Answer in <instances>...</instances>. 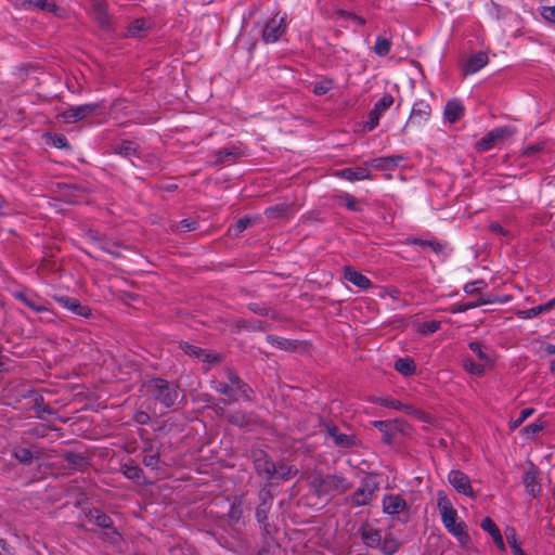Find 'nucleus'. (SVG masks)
<instances>
[{"instance_id": "21", "label": "nucleus", "mask_w": 555, "mask_h": 555, "mask_svg": "<svg viewBox=\"0 0 555 555\" xmlns=\"http://www.w3.org/2000/svg\"><path fill=\"white\" fill-rule=\"evenodd\" d=\"M465 114V107L462 100L457 98L450 99L443 109V118L449 124H455L460 120Z\"/></svg>"}, {"instance_id": "37", "label": "nucleus", "mask_w": 555, "mask_h": 555, "mask_svg": "<svg viewBox=\"0 0 555 555\" xmlns=\"http://www.w3.org/2000/svg\"><path fill=\"white\" fill-rule=\"evenodd\" d=\"M468 349L476 354V357L480 360V363L486 364V366L490 367L494 364V361L491 357L486 352L481 343L477 340L469 341L467 344Z\"/></svg>"}, {"instance_id": "13", "label": "nucleus", "mask_w": 555, "mask_h": 555, "mask_svg": "<svg viewBox=\"0 0 555 555\" xmlns=\"http://www.w3.org/2000/svg\"><path fill=\"white\" fill-rule=\"evenodd\" d=\"M319 495H325L330 492L345 490L348 488L346 478L336 475H326L314 480Z\"/></svg>"}, {"instance_id": "43", "label": "nucleus", "mask_w": 555, "mask_h": 555, "mask_svg": "<svg viewBox=\"0 0 555 555\" xmlns=\"http://www.w3.org/2000/svg\"><path fill=\"white\" fill-rule=\"evenodd\" d=\"M481 305H485L483 300L468 301V302H456L450 306L449 311L453 314L465 313L470 309H475Z\"/></svg>"}, {"instance_id": "36", "label": "nucleus", "mask_w": 555, "mask_h": 555, "mask_svg": "<svg viewBox=\"0 0 555 555\" xmlns=\"http://www.w3.org/2000/svg\"><path fill=\"white\" fill-rule=\"evenodd\" d=\"M291 206L287 203H279L264 209L263 215L268 219H281L287 217Z\"/></svg>"}, {"instance_id": "15", "label": "nucleus", "mask_w": 555, "mask_h": 555, "mask_svg": "<svg viewBox=\"0 0 555 555\" xmlns=\"http://www.w3.org/2000/svg\"><path fill=\"white\" fill-rule=\"evenodd\" d=\"M383 512L390 516H397L409 511L408 503L401 494L386 493L382 499Z\"/></svg>"}, {"instance_id": "17", "label": "nucleus", "mask_w": 555, "mask_h": 555, "mask_svg": "<svg viewBox=\"0 0 555 555\" xmlns=\"http://www.w3.org/2000/svg\"><path fill=\"white\" fill-rule=\"evenodd\" d=\"M431 115V106L425 100H416L411 108V113L408 119V124L412 125H424L428 121Z\"/></svg>"}, {"instance_id": "19", "label": "nucleus", "mask_w": 555, "mask_h": 555, "mask_svg": "<svg viewBox=\"0 0 555 555\" xmlns=\"http://www.w3.org/2000/svg\"><path fill=\"white\" fill-rule=\"evenodd\" d=\"M153 27V22L150 18L139 17L129 23L126 27L125 37L140 39L147 35L149 30Z\"/></svg>"}, {"instance_id": "39", "label": "nucleus", "mask_w": 555, "mask_h": 555, "mask_svg": "<svg viewBox=\"0 0 555 555\" xmlns=\"http://www.w3.org/2000/svg\"><path fill=\"white\" fill-rule=\"evenodd\" d=\"M46 143L52 145L59 150H70L72 146L64 134L61 133H46L44 134Z\"/></svg>"}, {"instance_id": "31", "label": "nucleus", "mask_w": 555, "mask_h": 555, "mask_svg": "<svg viewBox=\"0 0 555 555\" xmlns=\"http://www.w3.org/2000/svg\"><path fill=\"white\" fill-rule=\"evenodd\" d=\"M392 48L391 36L387 33L376 36L373 51L377 56L384 57L388 55Z\"/></svg>"}, {"instance_id": "1", "label": "nucleus", "mask_w": 555, "mask_h": 555, "mask_svg": "<svg viewBox=\"0 0 555 555\" xmlns=\"http://www.w3.org/2000/svg\"><path fill=\"white\" fill-rule=\"evenodd\" d=\"M210 387L234 401H251L254 391L233 371H219L210 380Z\"/></svg>"}, {"instance_id": "63", "label": "nucleus", "mask_w": 555, "mask_h": 555, "mask_svg": "<svg viewBox=\"0 0 555 555\" xmlns=\"http://www.w3.org/2000/svg\"><path fill=\"white\" fill-rule=\"evenodd\" d=\"M489 230H490L492 233L496 234V235H501V236H506V235H508V231H507V230H505V229L501 225V223H499L498 221H492V222H490V224H489Z\"/></svg>"}, {"instance_id": "55", "label": "nucleus", "mask_w": 555, "mask_h": 555, "mask_svg": "<svg viewBox=\"0 0 555 555\" xmlns=\"http://www.w3.org/2000/svg\"><path fill=\"white\" fill-rule=\"evenodd\" d=\"M29 392L33 393V396L30 397L33 398L34 408L37 413H52V411L47 405L43 404V397L40 393L36 392L33 389H29Z\"/></svg>"}, {"instance_id": "52", "label": "nucleus", "mask_w": 555, "mask_h": 555, "mask_svg": "<svg viewBox=\"0 0 555 555\" xmlns=\"http://www.w3.org/2000/svg\"><path fill=\"white\" fill-rule=\"evenodd\" d=\"M480 528L487 532L491 538L499 534L501 531L491 517H485L480 521Z\"/></svg>"}, {"instance_id": "5", "label": "nucleus", "mask_w": 555, "mask_h": 555, "mask_svg": "<svg viewBox=\"0 0 555 555\" xmlns=\"http://www.w3.org/2000/svg\"><path fill=\"white\" fill-rule=\"evenodd\" d=\"M273 504V495L270 490L263 488L258 492V505L255 511V518L261 529L263 538L270 534L269 514Z\"/></svg>"}, {"instance_id": "60", "label": "nucleus", "mask_w": 555, "mask_h": 555, "mask_svg": "<svg viewBox=\"0 0 555 555\" xmlns=\"http://www.w3.org/2000/svg\"><path fill=\"white\" fill-rule=\"evenodd\" d=\"M142 462L146 467L157 469L160 463V457L157 453H147L144 454Z\"/></svg>"}, {"instance_id": "42", "label": "nucleus", "mask_w": 555, "mask_h": 555, "mask_svg": "<svg viewBox=\"0 0 555 555\" xmlns=\"http://www.w3.org/2000/svg\"><path fill=\"white\" fill-rule=\"evenodd\" d=\"M251 223V218L248 216H245L243 218H240L236 222H234L232 225H230L228 232L230 235L237 237L242 232H244Z\"/></svg>"}, {"instance_id": "22", "label": "nucleus", "mask_w": 555, "mask_h": 555, "mask_svg": "<svg viewBox=\"0 0 555 555\" xmlns=\"http://www.w3.org/2000/svg\"><path fill=\"white\" fill-rule=\"evenodd\" d=\"M93 10V17L102 29L111 27V16L108 14V7L105 0H90Z\"/></svg>"}, {"instance_id": "62", "label": "nucleus", "mask_w": 555, "mask_h": 555, "mask_svg": "<svg viewBox=\"0 0 555 555\" xmlns=\"http://www.w3.org/2000/svg\"><path fill=\"white\" fill-rule=\"evenodd\" d=\"M505 537H506L508 546L519 543L517 531L514 527L508 526L505 528Z\"/></svg>"}, {"instance_id": "34", "label": "nucleus", "mask_w": 555, "mask_h": 555, "mask_svg": "<svg viewBox=\"0 0 555 555\" xmlns=\"http://www.w3.org/2000/svg\"><path fill=\"white\" fill-rule=\"evenodd\" d=\"M400 545V541L391 533H388L385 534L384 538H382L378 551L383 555H395L399 551Z\"/></svg>"}, {"instance_id": "38", "label": "nucleus", "mask_w": 555, "mask_h": 555, "mask_svg": "<svg viewBox=\"0 0 555 555\" xmlns=\"http://www.w3.org/2000/svg\"><path fill=\"white\" fill-rule=\"evenodd\" d=\"M544 428V423L541 420H538L522 427L519 434L526 440L532 441Z\"/></svg>"}, {"instance_id": "32", "label": "nucleus", "mask_w": 555, "mask_h": 555, "mask_svg": "<svg viewBox=\"0 0 555 555\" xmlns=\"http://www.w3.org/2000/svg\"><path fill=\"white\" fill-rule=\"evenodd\" d=\"M366 401L370 403L378 404L380 406L388 408V409L396 410V411H401V410L408 408V405L402 403L400 400L395 399L389 396H387V397L372 396V397H369Z\"/></svg>"}, {"instance_id": "48", "label": "nucleus", "mask_w": 555, "mask_h": 555, "mask_svg": "<svg viewBox=\"0 0 555 555\" xmlns=\"http://www.w3.org/2000/svg\"><path fill=\"white\" fill-rule=\"evenodd\" d=\"M496 145V141L493 139L491 131H488L476 144V149L479 152L490 151Z\"/></svg>"}, {"instance_id": "46", "label": "nucleus", "mask_w": 555, "mask_h": 555, "mask_svg": "<svg viewBox=\"0 0 555 555\" xmlns=\"http://www.w3.org/2000/svg\"><path fill=\"white\" fill-rule=\"evenodd\" d=\"M267 341L273 346V347H276L281 350H288L293 347V341L287 339V338H284V337H281V336H278V335H268L267 336Z\"/></svg>"}, {"instance_id": "18", "label": "nucleus", "mask_w": 555, "mask_h": 555, "mask_svg": "<svg viewBox=\"0 0 555 555\" xmlns=\"http://www.w3.org/2000/svg\"><path fill=\"white\" fill-rule=\"evenodd\" d=\"M344 279L359 289L366 291L373 286L372 281L352 266L345 264L341 269Z\"/></svg>"}, {"instance_id": "25", "label": "nucleus", "mask_w": 555, "mask_h": 555, "mask_svg": "<svg viewBox=\"0 0 555 555\" xmlns=\"http://www.w3.org/2000/svg\"><path fill=\"white\" fill-rule=\"evenodd\" d=\"M326 435L338 448L348 449L354 444L353 436L340 431L335 425L326 427Z\"/></svg>"}, {"instance_id": "54", "label": "nucleus", "mask_w": 555, "mask_h": 555, "mask_svg": "<svg viewBox=\"0 0 555 555\" xmlns=\"http://www.w3.org/2000/svg\"><path fill=\"white\" fill-rule=\"evenodd\" d=\"M298 473V469L294 465H280L278 467V474L275 478L282 480H289L293 476Z\"/></svg>"}, {"instance_id": "14", "label": "nucleus", "mask_w": 555, "mask_h": 555, "mask_svg": "<svg viewBox=\"0 0 555 555\" xmlns=\"http://www.w3.org/2000/svg\"><path fill=\"white\" fill-rule=\"evenodd\" d=\"M53 299L63 308L83 319L92 317V310L89 306L80 304L75 297L65 295H55Z\"/></svg>"}, {"instance_id": "64", "label": "nucleus", "mask_w": 555, "mask_h": 555, "mask_svg": "<svg viewBox=\"0 0 555 555\" xmlns=\"http://www.w3.org/2000/svg\"><path fill=\"white\" fill-rule=\"evenodd\" d=\"M134 420L140 425H147L151 422V416L147 412L137 411L134 414Z\"/></svg>"}, {"instance_id": "28", "label": "nucleus", "mask_w": 555, "mask_h": 555, "mask_svg": "<svg viewBox=\"0 0 555 555\" xmlns=\"http://www.w3.org/2000/svg\"><path fill=\"white\" fill-rule=\"evenodd\" d=\"M241 156V151L238 147L234 145H227L214 154V164L215 165H223V164H230L234 162L237 157Z\"/></svg>"}, {"instance_id": "3", "label": "nucleus", "mask_w": 555, "mask_h": 555, "mask_svg": "<svg viewBox=\"0 0 555 555\" xmlns=\"http://www.w3.org/2000/svg\"><path fill=\"white\" fill-rule=\"evenodd\" d=\"M143 386L149 398L167 410L173 408L177 402L183 399L181 389L176 382L152 377Z\"/></svg>"}, {"instance_id": "53", "label": "nucleus", "mask_w": 555, "mask_h": 555, "mask_svg": "<svg viewBox=\"0 0 555 555\" xmlns=\"http://www.w3.org/2000/svg\"><path fill=\"white\" fill-rule=\"evenodd\" d=\"M490 131L493 134V139L496 141V143L508 139L513 134V130L508 126L496 127Z\"/></svg>"}, {"instance_id": "56", "label": "nucleus", "mask_w": 555, "mask_h": 555, "mask_svg": "<svg viewBox=\"0 0 555 555\" xmlns=\"http://www.w3.org/2000/svg\"><path fill=\"white\" fill-rule=\"evenodd\" d=\"M441 327V322L438 320H430L423 322L420 327L418 332L422 334H434L438 332Z\"/></svg>"}, {"instance_id": "27", "label": "nucleus", "mask_w": 555, "mask_h": 555, "mask_svg": "<svg viewBox=\"0 0 555 555\" xmlns=\"http://www.w3.org/2000/svg\"><path fill=\"white\" fill-rule=\"evenodd\" d=\"M116 154L127 158L133 166H137L135 158H140L138 143L130 140L121 141L114 147Z\"/></svg>"}, {"instance_id": "16", "label": "nucleus", "mask_w": 555, "mask_h": 555, "mask_svg": "<svg viewBox=\"0 0 555 555\" xmlns=\"http://www.w3.org/2000/svg\"><path fill=\"white\" fill-rule=\"evenodd\" d=\"M539 469L534 464H530L524 472L521 480L525 491L530 499H538L541 495L542 487L538 481Z\"/></svg>"}, {"instance_id": "44", "label": "nucleus", "mask_w": 555, "mask_h": 555, "mask_svg": "<svg viewBox=\"0 0 555 555\" xmlns=\"http://www.w3.org/2000/svg\"><path fill=\"white\" fill-rule=\"evenodd\" d=\"M228 517L232 522H240L243 517V506L241 498L236 499L233 503L230 504L228 509Z\"/></svg>"}, {"instance_id": "29", "label": "nucleus", "mask_w": 555, "mask_h": 555, "mask_svg": "<svg viewBox=\"0 0 555 555\" xmlns=\"http://www.w3.org/2000/svg\"><path fill=\"white\" fill-rule=\"evenodd\" d=\"M393 370L403 377H411L416 374V363L410 357H400L395 360Z\"/></svg>"}, {"instance_id": "4", "label": "nucleus", "mask_w": 555, "mask_h": 555, "mask_svg": "<svg viewBox=\"0 0 555 555\" xmlns=\"http://www.w3.org/2000/svg\"><path fill=\"white\" fill-rule=\"evenodd\" d=\"M260 27L261 40L266 44H274L280 41L288 28L287 14L276 13L257 24Z\"/></svg>"}, {"instance_id": "35", "label": "nucleus", "mask_w": 555, "mask_h": 555, "mask_svg": "<svg viewBox=\"0 0 555 555\" xmlns=\"http://www.w3.org/2000/svg\"><path fill=\"white\" fill-rule=\"evenodd\" d=\"M122 474L129 480H132L137 483H145L143 469L135 464L126 463L121 467Z\"/></svg>"}, {"instance_id": "24", "label": "nucleus", "mask_w": 555, "mask_h": 555, "mask_svg": "<svg viewBox=\"0 0 555 555\" xmlns=\"http://www.w3.org/2000/svg\"><path fill=\"white\" fill-rule=\"evenodd\" d=\"M489 62L488 54L483 51L470 55L463 64V73L465 75H474L482 69Z\"/></svg>"}, {"instance_id": "9", "label": "nucleus", "mask_w": 555, "mask_h": 555, "mask_svg": "<svg viewBox=\"0 0 555 555\" xmlns=\"http://www.w3.org/2000/svg\"><path fill=\"white\" fill-rule=\"evenodd\" d=\"M11 296L37 313L49 312L48 301L31 289L10 291Z\"/></svg>"}, {"instance_id": "45", "label": "nucleus", "mask_w": 555, "mask_h": 555, "mask_svg": "<svg viewBox=\"0 0 555 555\" xmlns=\"http://www.w3.org/2000/svg\"><path fill=\"white\" fill-rule=\"evenodd\" d=\"M338 201H339V204H341L349 211H353V212L361 211V209L358 205V199L349 193H345V194L340 195L338 197Z\"/></svg>"}, {"instance_id": "58", "label": "nucleus", "mask_w": 555, "mask_h": 555, "mask_svg": "<svg viewBox=\"0 0 555 555\" xmlns=\"http://www.w3.org/2000/svg\"><path fill=\"white\" fill-rule=\"evenodd\" d=\"M30 9L54 13L57 10V5L49 0H33Z\"/></svg>"}, {"instance_id": "30", "label": "nucleus", "mask_w": 555, "mask_h": 555, "mask_svg": "<svg viewBox=\"0 0 555 555\" xmlns=\"http://www.w3.org/2000/svg\"><path fill=\"white\" fill-rule=\"evenodd\" d=\"M227 418L230 424L238 428H247L255 423V416L251 413H245L241 410L229 412Z\"/></svg>"}, {"instance_id": "8", "label": "nucleus", "mask_w": 555, "mask_h": 555, "mask_svg": "<svg viewBox=\"0 0 555 555\" xmlns=\"http://www.w3.org/2000/svg\"><path fill=\"white\" fill-rule=\"evenodd\" d=\"M393 101L391 94L385 93L370 109L366 120L363 121V130L367 132L373 131L379 125L380 117L393 104Z\"/></svg>"}, {"instance_id": "6", "label": "nucleus", "mask_w": 555, "mask_h": 555, "mask_svg": "<svg viewBox=\"0 0 555 555\" xmlns=\"http://www.w3.org/2000/svg\"><path fill=\"white\" fill-rule=\"evenodd\" d=\"M379 489V485L376 479L372 476H365L361 479L359 487L352 493L350 498V504L352 507H362L369 505L376 492Z\"/></svg>"}, {"instance_id": "41", "label": "nucleus", "mask_w": 555, "mask_h": 555, "mask_svg": "<svg viewBox=\"0 0 555 555\" xmlns=\"http://www.w3.org/2000/svg\"><path fill=\"white\" fill-rule=\"evenodd\" d=\"M534 413L533 408H525L519 412L518 417L511 420L507 423L508 430L511 433L515 431L527 418H529Z\"/></svg>"}, {"instance_id": "20", "label": "nucleus", "mask_w": 555, "mask_h": 555, "mask_svg": "<svg viewBox=\"0 0 555 555\" xmlns=\"http://www.w3.org/2000/svg\"><path fill=\"white\" fill-rule=\"evenodd\" d=\"M335 177L347 180L349 182L370 180L371 172L366 167H347L335 172Z\"/></svg>"}, {"instance_id": "10", "label": "nucleus", "mask_w": 555, "mask_h": 555, "mask_svg": "<svg viewBox=\"0 0 555 555\" xmlns=\"http://www.w3.org/2000/svg\"><path fill=\"white\" fill-rule=\"evenodd\" d=\"M88 517L90 521L94 522L98 527L109 530L108 532H105V534L111 543H119V541L121 540V535L114 528L113 519L111 518V516H108L106 513L99 508H92L90 509Z\"/></svg>"}, {"instance_id": "2", "label": "nucleus", "mask_w": 555, "mask_h": 555, "mask_svg": "<svg viewBox=\"0 0 555 555\" xmlns=\"http://www.w3.org/2000/svg\"><path fill=\"white\" fill-rule=\"evenodd\" d=\"M437 506L440 513L441 522L447 531L452 534L461 547L468 548L472 539L467 531V525L457 520V511L453 507L451 500L443 491L437 495Z\"/></svg>"}, {"instance_id": "51", "label": "nucleus", "mask_w": 555, "mask_h": 555, "mask_svg": "<svg viewBox=\"0 0 555 555\" xmlns=\"http://www.w3.org/2000/svg\"><path fill=\"white\" fill-rule=\"evenodd\" d=\"M333 88H334L333 79H323V80L317 81L314 83L312 92L315 95H324L327 92H330Z\"/></svg>"}, {"instance_id": "7", "label": "nucleus", "mask_w": 555, "mask_h": 555, "mask_svg": "<svg viewBox=\"0 0 555 555\" xmlns=\"http://www.w3.org/2000/svg\"><path fill=\"white\" fill-rule=\"evenodd\" d=\"M251 459L256 473L263 479L271 481L278 474V466L270 455L262 449H256L251 452Z\"/></svg>"}, {"instance_id": "26", "label": "nucleus", "mask_w": 555, "mask_h": 555, "mask_svg": "<svg viewBox=\"0 0 555 555\" xmlns=\"http://www.w3.org/2000/svg\"><path fill=\"white\" fill-rule=\"evenodd\" d=\"M404 160L402 155H389L370 159L366 164L376 170H391Z\"/></svg>"}, {"instance_id": "49", "label": "nucleus", "mask_w": 555, "mask_h": 555, "mask_svg": "<svg viewBox=\"0 0 555 555\" xmlns=\"http://www.w3.org/2000/svg\"><path fill=\"white\" fill-rule=\"evenodd\" d=\"M13 456L21 464H30L34 459V454H33L31 450L28 448H22V447L14 449Z\"/></svg>"}, {"instance_id": "11", "label": "nucleus", "mask_w": 555, "mask_h": 555, "mask_svg": "<svg viewBox=\"0 0 555 555\" xmlns=\"http://www.w3.org/2000/svg\"><path fill=\"white\" fill-rule=\"evenodd\" d=\"M448 481L459 494H462L470 500L476 499L469 477L459 468H452L449 472Z\"/></svg>"}, {"instance_id": "40", "label": "nucleus", "mask_w": 555, "mask_h": 555, "mask_svg": "<svg viewBox=\"0 0 555 555\" xmlns=\"http://www.w3.org/2000/svg\"><path fill=\"white\" fill-rule=\"evenodd\" d=\"M547 311H548L547 306L545 304H542V305L532 307L530 309L518 310L516 312V315L520 320H531V319L537 318L541 313L547 312Z\"/></svg>"}, {"instance_id": "12", "label": "nucleus", "mask_w": 555, "mask_h": 555, "mask_svg": "<svg viewBox=\"0 0 555 555\" xmlns=\"http://www.w3.org/2000/svg\"><path fill=\"white\" fill-rule=\"evenodd\" d=\"M100 108V104L94 103H85L76 106H69L64 113V120L68 124L79 122L88 117H91L98 109Z\"/></svg>"}, {"instance_id": "23", "label": "nucleus", "mask_w": 555, "mask_h": 555, "mask_svg": "<svg viewBox=\"0 0 555 555\" xmlns=\"http://www.w3.org/2000/svg\"><path fill=\"white\" fill-rule=\"evenodd\" d=\"M360 538L362 543L369 548L378 550V547L380 546V530L371 525L361 526Z\"/></svg>"}, {"instance_id": "33", "label": "nucleus", "mask_w": 555, "mask_h": 555, "mask_svg": "<svg viewBox=\"0 0 555 555\" xmlns=\"http://www.w3.org/2000/svg\"><path fill=\"white\" fill-rule=\"evenodd\" d=\"M462 366L465 372H467L470 375L478 376V377L483 376L486 373V370L488 367V366H486V364L476 362L469 356L462 357Z\"/></svg>"}, {"instance_id": "50", "label": "nucleus", "mask_w": 555, "mask_h": 555, "mask_svg": "<svg viewBox=\"0 0 555 555\" xmlns=\"http://www.w3.org/2000/svg\"><path fill=\"white\" fill-rule=\"evenodd\" d=\"M486 287H487L486 281L479 279V280L470 281V282H467L466 284H464L463 291L466 295H474V294L481 292Z\"/></svg>"}, {"instance_id": "59", "label": "nucleus", "mask_w": 555, "mask_h": 555, "mask_svg": "<svg viewBox=\"0 0 555 555\" xmlns=\"http://www.w3.org/2000/svg\"><path fill=\"white\" fill-rule=\"evenodd\" d=\"M545 142L541 141L531 145L522 146L521 154L524 156H532L537 153L544 151Z\"/></svg>"}, {"instance_id": "61", "label": "nucleus", "mask_w": 555, "mask_h": 555, "mask_svg": "<svg viewBox=\"0 0 555 555\" xmlns=\"http://www.w3.org/2000/svg\"><path fill=\"white\" fill-rule=\"evenodd\" d=\"M372 424L375 428L383 433V435L385 436V441H390L391 435L388 433V421H374Z\"/></svg>"}, {"instance_id": "47", "label": "nucleus", "mask_w": 555, "mask_h": 555, "mask_svg": "<svg viewBox=\"0 0 555 555\" xmlns=\"http://www.w3.org/2000/svg\"><path fill=\"white\" fill-rule=\"evenodd\" d=\"M180 349L189 357L195 359H202V354H204V349L197 347L195 345L189 344L186 341H181L179 345Z\"/></svg>"}, {"instance_id": "57", "label": "nucleus", "mask_w": 555, "mask_h": 555, "mask_svg": "<svg viewBox=\"0 0 555 555\" xmlns=\"http://www.w3.org/2000/svg\"><path fill=\"white\" fill-rule=\"evenodd\" d=\"M198 227L199 223L196 219L185 218L179 222V224L177 225V230L180 232H191L197 230Z\"/></svg>"}]
</instances>
